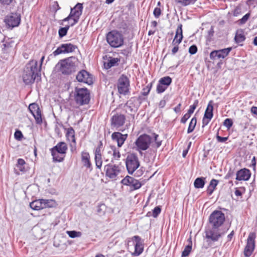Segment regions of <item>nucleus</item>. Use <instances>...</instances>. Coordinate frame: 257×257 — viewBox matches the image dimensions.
Wrapping results in <instances>:
<instances>
[{
  "instance_id": "55",
  "label": "nucleus",
  "mask_w": 257,
  "mask_h": 257,
  "mask_svg": "<svg viewBox=\"0 0 257 257\" xmlns=\"http://www.w3.org/2000/svg\"><path fill=\"white\" fill-rule=\"evenodd\" d=\"M105 208V205L104 204L100 205L97 209V212L100 214H102L104 213V211L103 210Z\"/></svg>"
},
{
  "instance_id": "60",
  "label": "nucleus",
  "mask_w": 257,
  "mask_h": 257,
  "mask_svg": "<svg viewBox=\"0 0 257 257\" xmlns=\"http://www.w3.org/2000/svg\"><path fill=\"white\" fill-rule=\"evenodd\" d=\"M113 160L117 159L120 157V155L119 152L117 151L114 148H113Z\"/></svg>"
},
{
  "instance_id": "40",
  "label": "nucleus",
  "mask_w": 257,
  "mask_h": 257,
  "mask_svg": "<svg viewBox=\"0 0 257 257\" xmlns=\"http://www.w3.org/2000/svg\"><path fill=\"white\" fill-rule=\"evenodd\" d=\"M35 120L38 124H41L42 122V118L40 110L32 114Z\"/></svg>"
},
{
  "instance_id": "54",
  "label": "nucleus",
  "mask_w": 257,
  "mask_h": 257,
  "mask_svg": "<svg viewBox=\"0 0 257 257\" xmlns=\"http://www.w3.org/2000/svg\"><path fill=\"white\" fill-rule=\"evenodd\" d=\"M15 138L17 140H21L23 137V134L20 131H17L14 134Z\"/></svg>"
},
{
  "instance_id": "7",
  "label": "nucleus",
  "mask_w": 257,
  "mask_h": 257,
  "mask_svg": "<svg viewBox=\"0 0 257 257\" xmlns=\"http://www.w3.org/2000/svg\"><path fill=\"white\" fill-rule=\"evenodd\" d=\"M83 6L81 4H77L73 9H71V12L69 16L63 20L64 21H69L70 19H72L73 22L71 24L72 26L76 24L82 14Z\"/></svg>"
},
{
  "instance_id": "16",
  "label": "nucleus",
  "mask_w": 257,
  "mask_h": 257,
  "mask_svg": "<svg viewBox=\"0 0 257 257\" xmlns=\"http://www.w3.org/2000/svg\"><path fill=\"white\" fill-rule=\"evenodd\" d=\"M20 15L16 13L12 14L11 15L7 16L5 20L6 24L12 28L18 26L20 23Z\"/></svg>"
},
{
  "instance_id": "3",
  "label": "nucleus",
  "mask_w": 257,
  "mask_h": 257,
  "mask_svg": "<svg viewBox=\"0 0 257 257\" xmlns=\"http://www.w3.org/2000/svg\"><path fill=\"white\" fill-rule=\"evenodd\" d=\"M226 231L222 230L221 228L211 226L206 229L205 231V238L207 241H217L225 233Z\"/></svg>"
},
{
  "instance_id": "47",
  "label": "nucleus",
  "mask_w": 257,
  "mask_h": 257,
  "mask_svg": "<svg viewBox=\"0 0 257 257\" xmlns=\"http://www.w3.org/2000/svg\"><path fill=\"white\" fill-rule=\"evenodd\" d=\"M167 87H168L166 86V85H163L159 82L157 86V91L158 93H163L166 90Z\"/></svg>"
},
{
  "instance_id": "18",
  "label": "nucleus",
  "mask_w": 257,
  "mask_h": 257,
  "mask_svg": "<svg viewBox=\"0 0 257 257\" xmlns=\"http://www.w3.org/2000/svg\"><path fill=\"white\" fill-rule=\"evenodd\" d=\"M251 176L250 171L246 168H243L239 170L236 173V178L237 181H248Z\"/></svg>"
},
{
  "instance_id": "32",
  "label": "nucleus",
  "mask_w": 257,
  "mask_h": 257,
  "mask_svg": "<svg viewBox=\"0 0 257 257\" xmlns=\"http://www.w3.org/2000/svg\"><path fill=\"white\" fill-rule=\"evenodd\" d=\"M245 39V36L242 31H237L235 34L234 40L236 43L243 42Z\"/></svg>"
},
{
  "instance_id": "50",
  "label": "nucleus",
  "mask_w": 257,
  "mask_h": 257,
  "mask_svg": "<svg viewBox=\"0 0 257 257\" xmlns=\"http://www.w3.org/2000/svg\"><path fill=\"white\" fill-rule=\"evenodd\" d=\"M161 208L160 206H156L155 207V208L153 210V213L152 215L154 217L156 218L157 217L158 215L161 213Z\"/></svg>"
},
{
  "instance_id": "19",
  "label": "nucleus",
  "mask_w": 257,
  "mask_h": 257,
  "mask_svg": "<svg viewBox=\"0 0 257 257\" xmlns=\"http://www.w3.org/2000/svg\"><path fill=\"white\" fill-rule=\"evenodd\" d=\"M140 166L137 156L134 154L130 155V174H132L133 172Z\"/></svg>"
},
{
  "instance_id": "37",
  "label": "nucleus",
  "mask_w": 257,
  "mask_h": 257,
  "mask_svg": "<svg viewBox=\"0 0 257 257\" xmlns=\"http://www.w3.org/2000/svg\"><path fill=\"white\" fill-rule=\"evenodd\" d=\"M196 123H197V118L196 117L194 116L192 118V119L189 123V126L187 129V133L188 134H190L194 131L195 127L196 125Z\"/></svg>"
},
{
  "instance_id": "15",
  "label": "nucleus",
  "mask_w": 257,
  "mask_h": 257,
  "mask_svg": "<svg viewBox=\"0 0 257 257\" xmlns=\"http://www.w3.org/2000/svg\"><path fill=\"white\" fill-rule=\"evenodd\" d=\"M76 47L70 43L62 44L54 52V56H57L62 53H70L73 52Z\"/></svg>"
},
{
  "instance_id": "26",
  "label": "nucleus",
  "mask_w": 257,
  "mask_h": 257,
  "mask_svg": "<svg viewBox=\"0 0 257 257\" xmlns=\"http://www.w3.org/2000/svg\"><path fill=\"white\" fill-rule=\"evenodd\" d=\"M52 150L60 153V154L66 153V151L67 150V146L65 143L60 142L57 145L51 149Z\"/></svg>"
},
{
  "instance_id": "25",
  "label": "nucleus",
  "mask_w": 257,
  "mask_h": 257,
  "mask_svg": "<svg viewBox=\"0 0 257 257\" xmlns=\"http://www.w3.org/2000/svg\"><path fill=\"white\" fill-rule=\"evenodd\" d=\"M81 161L83 166L87 168H90L91 164L90 161V156L88 153L83 152L81 153Z\"/></svg>"
},
{
  "instance_id": "5",
  "label": "nucleus",
  "mask_w": 257,
  "mask_h": 257,
  "mask_svg": "<svg viewBox=\"0 0 257 257\" xmlns=\"http://www.w3.org/2000/svg\"><path fill=\"white\" fill-rule=\"evenodd\" d=\"M106 40L111 47L115 48L121 46L123 42L121 34L115 31H112L107 34Z\"/></svg>"
},
{
  "instance_id": "9",
  "label": "nucleus",
  "mask_w": 257,
  "mask_h": 257,
  "mask_svg": "<svg viewBox=\"0 0 257 257\" xmlns=\"http://www.w3.org/2000/svg\"><path fill=\"white\" fill-rule=\"evenodd\" d=\"M151 142L152 138L150 136L143 134L138 138L136 144L139 149L145 151L149 148Z\"/></svg>"
},
{
  "instance_id": "31",
  "label": "nucleus",
  "mask_w": 257,
  "mask_h": 257,
  "mask_svg": "<svg viewBox=\"0 0 257 257\" xmlns=\"http://www.w3.org/2000/svg\"><path fill=\"white\" fill-rule=\"evenodd\" d=\"M176 4L182 7H187L194 5L198 0H174Z\"/></svg>"
},
{
  "instance_id": "39",
  "label": "nucleus",
  "mask_w": 257,
  "mask_h": 257,
  "mask_svg": "<svg viewBox=\"0 0 257 257\" xmlns=\"http://www.w3.org/2000/svg\"><path fill=\"white\" fill-rule=\"evenodd\" d=\"M95 162L96 167L100 169L102 164L101 154L95 155Z\"/></svg>"
},
{
  "instance_id": "51",
  "label": "nucleus",
  "mask_w": 257,
  "mask_h": 257,
  "mask_svg": "<svg viewBox=\"0 0 257 257\" xmlns=\"http://www.w3.org/2000/svg\"><path fill=\"white\" fill-rule=\"evenodd\" d=\"M191 114L187 112L185 113L180 120V122L182 123H185L187 120L190 117Z\"/></svg>"
},
{
  "instance_id": "21",
  "label": "nucleus",
  "mask_w": 257,
  "mask_h": 257,
  "mask_svg": "<svg viewBox=\"0 0 257 257\" xmlns=\"http://www.w3.org/2000/svg\"><path fill=\"white\" fill-rule=\"evenodd\" d=\"M124 117L123 115L116 114L111 118V126L117 128L122 125L124 122Z\"/></svg>"
},
{
  "instance_id": "4",
  "label": "nucleus",
  "mask_w": 257,
  "mask_h": 257,
  "mask_svg": "<svg viewBox=\"0 0 257 257\" xmlns=\"http://www.w3.org/2000/svg\"><path fill=\"white\" fill-rule=\"evenodd\" d=\"M225 221L224 213L219 210H214L209 217V223L211 226L221 228Z\"/></svg>"
},
{
  "instance_id": "29",
  "label": "nucleus",
  "mask_w": 257,
  "mask_h": 257,
  "mask_svg": "<svg viewBox=\"0 0 257 257\" xmlns=\"http://www.w3.org/2000/svg\"><path fill=\"white\" fill-rule=\"evenodd\" d=\"M218 183V181L216 179H213L210 181L206 191L208 195H211L213 193Z\"/></svg>"
},
{
  "instance_id": "35",
  "label": "nucleus",
  "mask_w": 257,
  "mask_h": 257,
  "mask_svg": "<svg viewBox=\"0 0 257 257\" xmlns=\"http://www.w3.org/2000/svg\"><path fill=\"white\" fill-rule=\"evenodd\" d=\"M43 209L47 207H53L56 205L55 200L52 199H43Z\"/></svg>"
},
{
  "instance_id": "24",
  "label": "nucleus",
  "mask_w": 257,
  "mask_h": 257,
  "mask_svg": "<svg viewBox=\"0 0 257 257\" xmlns=\"http://www.w3.org/2000/svg\"><path fill=\"white\" fill-rule=\"evenodd\" d=\"M111 137L114 141H115L117 142L118 146L121 147L126 139L127 135L123 136L121 133L116 132L113 133Z\"/></svg>"
},
{
  "instance_id": "41",
  "label": "nucleus",
  "mask_w": 257,
  "mask_h": 257,
  "mask_svg": "<svg viewBox=\"0 0 257 257\" xmlns=\"http://www.w3.org/2000/svg\"><path fill=\"white\" fill-rule=\"evenodd\" d=\"M28 109L32 114L40 110L38 105L35 103L30 104Z\"/></svg>"
},
{
  "instance_id": "59",
  "label": "nucleus",
  "mask_w": 257,
  "mask_h": 257,
  "mask_svg": "<svg viewBox=\"0 0 257 257\" xmlns=\"http://www.w3.org/2000/svg\"><path fill=\"white\" fill-rule=\"evenodd\" d=\"M234 174L233 171L231 170L230 169L228 171V173L224 177V179L227 180L229 179Z\"/></svg>"
},
{
  "instance_id": "56",
  "label": "nucleus",
  "mask_w": 257,
  "mask_h": 257,
  "mask_svg": "<svg viewBox=\"0 0 257 257\" xmlns=\"http://www.w3.org/2000/svg\"><path fill=\"white\" fill-rule=\"evenodd\" d=\"M216 139L218 142H225L228 140V137H222L218 135L216 136Z\"/></svg>"
},
{
  "instance_id": "42",
  "label": "nucleus",
  "mask_w": 257,
  "mask_h": 257,
  "mask_svg": "<svg viewBox=\"0 0 257 257\" xmlns=\"http://www.w3.org/2000/svg\"><path fill=\"white\" fill-rule=\"evenodd\" d=\"M250 16V14L248 13L247 14H245L241 19L238 20L237 21V23L239 25H242L246 23Z\"/></svg>"
},
{
  "instance_id": "38",
  "label": "nucleus",
  "mask_w": 257,
  "mask_h": 257,
  "mask_svg": "<svg viewBox=\"0 0 257 257\" xmlns=\"http://www.w3.org/2000/svg\"><path fill=\"white\" fill-rule=\"evenodd\" d=\"M159 82L168 87L172 82V78L169 76L163 77L159 80Z\"/></svg>"
},
{
  "instance_id": "2",
  "label": "nucleus",
  "mask_w": 257,
  "mask_h": 257,
  "mask_svg": "<svg viewBox=\"0 0 257 257\" xmlns=\"http://www.w3.org/2000/svg\"><path fill=\"white\" fill-rule=\"evenodd\" d=\"M40 69L38 68V62L35 60H31L25 66L23 74V81L26 84L33 83L38 75Z\"/></svg>"
},
{
  "instance_id": "48",
  "label": "nucleus",
  "mask_w": 257,
  "mask_h": 257,
  "mask_svg": "<svg viewBox=\"0 0 257 257\" xmlns=\"http://www.w3.org/2000/svg\"><path fill=\"white\" fill-rule=\"evenodd\" d=\"M69 28V26H67L64 28H61L59 30V35L60 37H63L65 36Z\"/></svg>"
},
{
  "instance_id": "45",
  "label": "nucleus",
  "mask_w": 257,
  "mask_h": 257,
  "mask_svg": "<svg viewBox=\"0 0 257 257\" xmlns=\"http://www.w3.org/2000/svg\"><path fill=\"white\" fill-rule=\"evenodd\" d=\"M25 164V161L22 159H19L18 160L17 168L21 171H25L24 165Z\"/></svg>"
},
{
  "instance_id": "33",
  "label": "nucleus",
  "mask_w": 257,
  "mask_h": 257,
  "mask_svg": "<svg viewBox=\"0 0 257 257\" xmlns=\"http://www.w3.org/2000/svg\"><path fill=\"white\" fill-rule=\"evenodd\" d=\"M189 244L186 245L184 249V250L182 252L181 257H186L189 255L190 253L192 250V240L191 238L190 237L189 239Z\"/></svg>"
},
{
  "instance_id": "34",
  "label": "nucleus",
  "mask_w": 257,
  "mask_h": 257,
  "mask_svg": "<svg viewBox=\"0 0 257 257\" xmlns=\"http://www.w3.org/2000/svg\"><path fill=\"white\" fill-rule=\"evenodd\" d=\"M51 154L53 156L54 161L62 162L64 159V154H60V153L51 150Z\"/></svg>"
},
{
  "instance_id": "8",
  "label": "nucleus",
  "mask_w": 257,
  "mask_h": 257,
  "mask_svg": "<svg viewBox=\"0 0 257 257\" xmlns=\"http://www.w3.org/2000/svg\"><path fill=\"white\" fill-rule=\"evenodd\" d=\"M255 232H251L249 233L247 239V243L244 250L245 256L249 257L253 251L255 247Z\"/></svg>"
},
{
  "instance_id": "13",
  "label": "nucleus",
  "mask_w": 257,
  "mask_h": 257,
  "mask_svg": "<svg viewBox=\"0 0 257 257\" xmlns=\"http://www.w3.org/2000/svg\"><path fill=\"white\" fill-rule=\"evenodd\" d=\"M117 87L120 94L126 95L128 92V79L124 75H122L118 79Z\"/></svg>"
},
{
  "instance_id": "28",
  "label": "nucleus",
  "mask_w": 257,
  "mask_h": 257,
  "mask_svg": "<svg viewBox=\"0 0 257 257\" xmlns=\"http://www.w3.org/2000/svg\"><path fill=\"white\" fill-rule=\"evenodd\" d=\"M141 186L142 184L139 180L130 177V190L131 191L137 190Z\"/></svg>"
},
{
  "instance_id": "17",
  "label": "nucleus",
  "mask_w": 257,
  "mask_h": 257,
  "mask_svg": "<svg viewBox=\"0 0 257 257\" xmlns=\"http://www.w3.org/2000/svg\"><path fill=\"white\" fill-rule=\"evenodd\" d=\"M76 79L79 82H83L89 85L93 83L92 76L85 70L80 71L76 76Z\"/></svg>"
},
{
  "instance_id": "58",
  "label": "nucleus",
  "mask_w": 257,
  "mask_h": 257,
  "mask_svg": "<svg viewBox=\"0 0 257 257\" xmlns=\"http://www.w3.org/2000/svg\"><path fill=\"white\" fill-rule=\"evenodd\" d=\"M159 136L157 134H154V140H155V141L156 142V144L157 145V147L158 148L161 145V144H162V141H158V138Z\"/></svg>"
},
{
  "instance_id": "36",
  "label": "nucleus",
  "mask_w": 257,
  "mask_h": 257,
  "mask_svg": "<svg viewBox=\"0 0 257 257\" xmlns=\"http://www.w3.org/2000/svg\"><path fill=\"white\" fill-rule=\"evenodd\" d=\"M205 179L204 178H197L194 182V187L196 188H202L205 184Z\"/></svg>"
},
{
  "instance_id": "11",
  "label": "nucleus",
  "mask_w": 257,
  "mask_h": 257,
  "mask_svg": "<svg viewBox=\"0 0 257 257\" xmlns=\"http://www.w3.org/2000/svg\"><path fill=\"white\" fill-rule=\"evenodd\" d=\"M232 49L231 47L223 49L214 50L210 53V58L211 60L224 59L226 57Z\"/></svg>"
},
{
  "instance_id": "10",
  "label": "nucleus",
  "mask_w": 257,
  "mask_h": 257,
  "mask_svg": "<svg viewBox=\"0 0 257 257\" xmlns=\"http://www.w3.org/2000/svg\"><path fill=\"white\" fill-rule=\"evenodd\" d=\"M132 239L135 246V251L132 253V255L138 256L144 251V244L143 240L139 236H134L132 237Z\"/></svg>"
},
{
  "instance_id": "49",
  "label": "nucleus",
  "mask_w": 257,
  "mask_h": 257,
  "mask_svg": "<svg viewBox=\"0 0 257 257\" xmlns=\"http://www.w3.org/2000/svg\"><path fill=\"white\" fill-rule=\"evenodd\" d=\"M223 125L227 129H230L233 125V121L231 118H226L223 122Z\"/></svg>"
},
{
  "instance_id": "20",
  "label": "nucleus",
  "mask_w": 257,
  "mask_h": 257,
  "mask_svg": "<svg viewBox=\"0 0 257 257\" xmlns=\"http://www.w3.org/2000/svg\"><path fill=\"white\" fill-rule=\"evenodd\" d=\"M66 137L68 141L70 142L71 150L76 149V141L75 138V131L72 127L68 128L66 133Z\"/></svg>"
},
{
  "instance_id": "30",
  "label": "nucleus",
  "mask_w": 257,
  "mask_h": 257,
  "mask_svg": "<svg viewBox=\"0 0 257 257\" xmlns=\"http://www.w3.org/2000/svg\"><path fill=\"white\" fill-rule=\"evenodd\" d=\"M113 147L109 148L105 153L103 156L105 162H111L113 161Z\"/></svg>"
},
{
  "instance_id": "53",
  "label": "nucleus",
  "mask_w": 257,
  "mask_h": 257,
  "mask_svg": "<svg viewBox=\"0 0 257 257\" xmlns=\"http://www.w3.org/2000/svg\"><path fill=\"white\" fill-rule=\"evenodd\" d=\"M197 47L196 45H193L191 46L189 48V52L190 54L193 55L196 53L197 52Z\"/></svg>"
},
{
  "instance_id": "12",
  "label": "nucleus",
  "mask_w": 257,
  "mask_h": 257,
  "mask_svg": "<svg viewBox=\"0 0 257 257\" xmlns=\"http://www.w3.org/2000/svg\"><path fill=\"white\" fill-rule=\"evenodd\" d=\"M213 101L210 100L207 105V106L205 109L204 116L202 119V125L203 126L207 125L212 118L213 117Z\"/></svg>"
},
{
  "instance_id": "62",
  "label": "nucleus",
  "mask_w": 257,
  "mask_h": 257,
  "mask_svg": "<svg viewBox=\"0 0 257 257\" xmlns=\"http://www.w3.org/2000/svg\"><path fill=\"white\" fill-rule=\"evenodd\" d=\"M121 183L124 185H128V176H125V177L121 180Z\"/></svg>"
},
{
  "instance_id": "43",
  "label": "nucleus",
  "mask_w": 257,
  "mask_h": 257,
  "mask_svg": "<svg viewBox=\"0 0 257 257\" xmlns=\"http://www.w3.org/2000/svg\"><path fill=\"white\" fill-rule=\"evenodd\" d=\"M67 234L71 237V238H75L76 237L81 236L82 233L80 231H67Z\"/></svg>"
},
{
  "instance_id": "14",
  "label": "nucleus",
  "mask_w": 257,
  "mask_h": 257,
  "mask_svg": "<svg viewBox=\"0 0 257 257\" xmlns=\"http://www.w3.org/2000/svg\"><path fill=\"white\" fill-rule=\"evenodd\" d=\"M106 176L113 180L116 179V177L120 172L118 166L112 165H106L105 166Z\"/></svg>"
},
{
  "instance_id": "44",
  "label": "nucleus",
  "mask_w": 257,
  "mask_h": 257,
  "mask_svg": "<svg viewBox=\"0 0 257 257\" xmlns=\"http://www.w3.org/2000/svg\"><path fill=\"white\" fill-rule=\"evenodd\" d=\"M198 103H199L198 100L196 99L195 100H194L193 104L190 106L189 109H188L187 112L192 114L194 112L195 109L198 106Z\"/></svg>"
},
{
  "instance_id": "57",
  "label": "nucleus",
  "mask_w": 257,
  "mask_h": 257,
  "mask_svg": "<svg viewBox=\"0 0 257 257\" xmlns=\"http://www.w3.org/2000/svg\"><path fill=\"white\" fill-rule=\"evenodd\" d=\"M102 146V143L100 142L99 146L97 147H96V148L95 149V155L101 154V148Z\"/></svg>"
},
{
  "instance_id": "27",
  "label": "nucleus",
  "mask_w": 257,
  "mask_h": 257,
  "mask_svg": "<svg viewBox=\"0 0 257 257\" xmlns=\"http://www.w3.org/2000/svg\"><path fill=\"white\" fill-rule=\"evenodd\" d=\"M43 199L36 200L30 203V207L35 210H40L43 209Z\"/></svg>"
},
{
  "instance_id": "46",
  "label": "nucleus",
  "mask_w": 257,
  "mask_h": 257,
  "mask_svg": "<svg viewBox=\"0 0 257 257\" xmlns=\"http://www.w3.org/2000/svg\"><path fill=\"white\" fill-rule=\"evenodd\" d=\"M153 83L151 82L147 85L146 87L143 89L142 95L143 96H147L150 93L152 88Z\"/></svg>"
},
{
  "instance_id": "23",
  "label": "nucleus",
  "mask_w": 257,
  "mask_h": 257,
  "mask_svg": "<svg viewBox=\"0 0 257 257\" xmlns=\"http://www.w3.org/2000/svg\"><path fill=\"white\" fill-rule=\"evenodd\" d=\"M103 59L104 67L106 69L117 65L118 61H119L118 59L116 58H113L111 57H108L107 56L104 57Z\"/></svg>"
},
{
  "instance_id": "1",
  "label": "nucleus",
  "mask_w": 257,
  "mask_h": 257,
  "mask_svg": "<svg viewBox=\"0 0 257 257\" xmlns=\"http://www.w3.org/2000/svg\"><path fill=\"white\" fill-rule=\"evenodd\" d=\"M78 64V59L75 57H70L58 62L55 67V70L63 75H70L76 71Z\"/></svg>"
},
{
  "instance_id": "6",
  "label": "nucleus",
  "mask_w": 257,
  "mask_h": 257,
  "mask_svg": "<svg viewBox=\"0 0 257 257\" xmlns=\"http://www.w3.org/2000/svg\"><path fill=\"white\" fill-rule=\"evenodd\" d=\"M75 101L79 105L88 103L90 100V95L86 88H79L76 90Z\"/></svg>"
},
{
  "instance_id": "52",
  "label": "nucleus",
  "mask_w": 257,
  "mask_h": 257,
  "mask_svg": "<svg viewBox=\"0 0 257 257\" xmlns=\"http://www.w3.org/2000/svg\"><path fill=\"white\" fill-rule=\"evenodd\" d=\"M161 10L160 8H155L154 10V12H153V14L154 15V16L155 17V18H159V17L160 16L161 14Z\"/></svg>"
},
{
  "instance_id": "64",
  "label": "nucleus",
  "mask_w": 257,
  "mask_h": 257,
  "mask_svg": "<svg viewBox=\"0 0 257 257\" xmlns=\"http://www.w3.org/2000/svg\"><path fill=\"white\" fill-rule=\"evenodd\" d=\"M250 111L252 114L257 115V107L252 106L250 109Z\"/></svg>"
},
{
  "instance_id": "63",
  "label": "nucleus",
  "mask_w": 257,
  "mask_h": 257,
  "mask_svg": "<svg viewBox=\"0 0 257 257\" xmlns=\"http://www.w3.org/2000/svg\"><path fill=\"white\" fill-rule=\"evenodd\" d=\"M240 9L239 8H236L234 10L233 14L234 16L236 17L238 16L239 14H240Z\"/></svg>"
},
{
  "instance_id": "61",
  "label": "nucleus",
  "mask_w": 257,
  "mask_h": 257,
  "mask_svg": "<svg viewBox=\"0 0 257 257\" xmlns=\"http://www.w3.org/2000/svg\"><path fill=\"white\" fill-rule=\"evenodd\" d=\"M174 47L172 49V54H176L179 50V45H173Z\"/></svg>"
},
{
  "instance_id": "22",
  "label": "nucleus",
  "mask_w": 257,
  "mask_h": 257,
  "mask_svg": "<svg viewBox=\"0 0 257 257\" xmlns=\"http://www.w3.org/2000/svg\"><path fill=\"white\" fill-rule=\"evenodd\" d=\"M182 25L179 24L176 31L175 36L172 41V45H179L183 39Z\"/></svg>"
}]
</instances>
